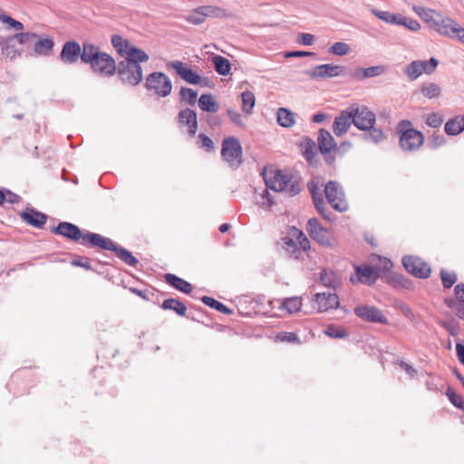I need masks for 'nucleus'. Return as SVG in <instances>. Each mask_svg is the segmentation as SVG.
<instances>
[{
	"label": "nucleus",
	"instance_id": "nucleus-21",
	"mask_svg": "<svg viewBox=\"0 0 464 464\" xmlns=\"http://www.w3.org/2000/svg\"><path fill=\"white\" fill-rule=\"evenodd\" d=\"M314 304L318 312H326L339 306V297L334 293H319L314 296Z\"/></svg>",
	"mask_w": 464,
	"mask_h": 464
},
{
	"label": "nucleus",
	"instance_id": "nucleus-36",
	"mask_svg": "<svg viewBox=\"0 0 464 464\" xmlns=\"http://www.w3.org/2000/svg\"><path fill=\"white\" fill-rule=\"evenodd\" d=\"M199 108L208 112H217L219 109L218 103L215 101L214 97L209 94H202L198 99Z\"/></svg>",
	"mask_w": 464,
	"mask_h": 464
},
{
	"label": "nucleus",
	"instance_id": "nucleus-56",
	"mask_svg": "<svg viewBox=\"0 0 464 464\" xmlns=\"http://www.w3.org/2000/svg\"><path fill=\"white\" fill-rule=\"evenodd\" d=\"M227 116L229 120L236 124L238 127L246 128V123L243 120L242 115L237 111H235L233 109H228L227 111Z\"/></svg>",
	"mask_w": 464,
	"mask_h": 464
},
{
	"label": "nucleus",
	"instance_id": "nucleus-15",
	"mask_svg": "<svg viewBox=\"0 0 464 464\" xmlns=\"http://www.w3.org/2000/svg\"><path fill=\"white\" fill-rule=\"evenodd\" d=\"M92 69L102 76H111L116 71L114 59L106 53L101 54L92 63Z\"/></svg>",
	"mask_w": 464,
	"mask_h": 464
},
{
	"label": "nucleus",
	"instance_id": "nucleus-51",
	"mask_svg": "<svg viewBox=\"0 0 464 464\" xmlns=\"http://www.w3.org/2000/svg\"><path fill=\"white\" fill-rule=\"evenodd\" d=\"M399 25H402L411 32H418L421 27L420 24L417 20L404 16L402 14Z\"/></svg>",
	"mask_w": 464,
	"mask_h": 464
},
{
	"label": "nucleus",
	"instance_id": "nucleus-55",
	"mask_svg": "<svg viewBox=\"0 0 464 464\" xmlns=\"http://www.w3.org/2000/svg\"><path fill=\"white\" fill-rule=\"evenodd\" d=\"M443 122L442 116L438 112H432L427 115L426 124L431 128H439Z\"/></svg>",
	"mask_w": 464,
	"mask_h": 464
},
{
	"label": "nucleus",
	"instance_id": "nucleus-28",
	"mask_svg": "<svg viewBox=\"0 0 464 464\" xmlns=\"http://www.w3.org/2000/svg\"><path fill=\"white\" fill-rule=\"evenodd\" d=\"M268 189L267 187L255 189L254 201L264 210H268L275 205V200Z\"/></svg>",
	"mask_w": 464,
	"mask_h": 464
},
{
	"label": "nucleus",
	"instance_id": "nucleus-32",
	"mask_svg": "<svg viewBox=\"0 0 464 464\" xmlns=\"http://www.w3.org/2000/svg\"><path fill=\"white\" fill-rule=\"evenodd\" d=\"M99 48L90 43H84L82 48L81 47V60L84 63H92L101 54Z\"/></svg>",
	"mask_w": 464,
	"mask_h": 464
},
{
	"label": "nucleus",
	"instance_id": "nucleus-40",
	"mask_svg": "<svg viewBox=\"0 0 464 464\" xmlns=\"http://www.w3.org/2000/svg\"><path fill=\"white\" fill-rule=\"evenodd\" d=\"M241 108L246 115H251L256 105V98L252 92L245 91L241 93Z\"/></svg>",
	"mask_w": 464,
	"mask_h": 464
},
{
	"label": "nucleus",
	"instance_id": "nucleus-11",
	"mask_svg": "<svg viewBox=\"0 0 464 464\" xmlns=\"http://www.w3.org/2000/svg\"><path fill=\"white\" fill-rule=\"evenodd\" d=\"M225 14V10L219 7L204 5L193 10L188 14L186 20L193 24H201L205 22L207 17H223Z\"/></svg>",
	"mask_w": 464,
	"mask_h": 464
},
{
	"label": "nucleus",
	"instance_id": "nucleus-2",
	"mask_svg": "<svg viewBox=\"0 0 464 464\" xmlns=\"http://www.w3.org/2000/svg\"><path fill=\"white\" fill-rule=\"evenodd\" d=\"M16 41L27 47L32 56H47L54 46L53 39L46 34H37L32 32L15 34Z\"/></svg>",
	"mask_w": 464,
	"mask_h": 464
},
{
	"label": "nucleus",
	"instance_id": "nucleus-37",
	"mask_svg": "<svg viewBox=\"0 0 464 464\" xmlns=\"http://www.w3.org/2000/svg\"><path fill=\"white\" fill-rule=\"evenodd\" d=\"M372 14L386 24L397 25L400 24L401 17V14H394L388 11L378 10L375 8L372 9Z\"/></svg>",
	"mask_w": 464,
	"mask_h": 464
},
{
	"label": "nucleus",
	"instance_id": "nucleus-8",
	"mask_svg": "<svg viewBox=\"0 0 464 464\" xmlns=\"http://www.w3.org/2000/svg\"><path fill=\"white\" fill-rule=\"evenodd\" d=\"M438 64L439 61L433 57L428 61L415 60L405 66L404 73L410 81H415L422 73L431 74Z\"/></svg>",
	"mask_w": 464,
	"mask_h": 464
},
{
	"label": "nucleus",
	"instance_id": "nucleus-38",
	"mask_svg": "<svg viewBox=\"0 0 464 464\" xmlns=\"http://www.w3.org/2000/svg\"><path fill=\"white\" fill-rule=\"evenodd\" d=\"M302 307V300L300 297L293 296L285 298L280 304V309L285 311L287 314H294L300 311Z\"/></svg>",
	"mask_w": 464,
	"mask_h": 464
},
{
	"label": "nucleus",
	"instance_id": "nucleus-5",
	"mask_svg": "<svg viewBox=\"0 0 464 464\" xmlns=\"http://www.w3.org/2000/svg\"><path fill=\"white\" fill-rule=\"evenodd\" d=\"M398 130L401 132L400 144L403 150H415L419 149L424 140L422 133L411 128V122L401 121L398 124Z\"/></svg>",
	"mask_w": 464,
	"mask_h": 464
},
{
	"label": "nucleus",
	"instance_id": "nucleus-59",
	"mask_svg": "<svg viewBox=\"0 0 464 464\" xmlns=\"http://www.w3.org/2000/svg\"><path fill=\"white\" fill-rule=\"evenodd\" d=\"M277 340L286 343H296L299 341L298 336L294 333L283 332L277 334Z\"/></svg>",
	"mask_w": 464,
	"mask_h": 464
},
{
	"label": "nucleus",
	"instance_id": "nucleus-46",
	"mask_svg": "<svg viewBox=\"0 0 464 464\" xmlns=\"http://www.w3.org/2000/svg\"><path fill=\"white\" fill-rule=\"evenodd\" d=\"M118 258L130 266H136L139 260L127 249L118 246Z\"/></svg>",
	"mask_w": 464,
	"mask_h": 464
},
{
	"label": "nucleus",
	"instance_id": "nucleus-10",
	"mask_svg": "<svg viewBox=\"0 0 464 464\" xmlns=\"http://www.w3.org/2000/svg\"><path fill=\"white\" fill-rule=\"evenodd\" d=\"M325 197L329 204L336 210L343 212L347 210L348 203L345 200L342 187L335 181H329L324 188Z\"/></svg>",
	"mask_w": 464,
	"mask_h": 464
},
{
	"label": "nucleus",
	"instance_id": "nucleus-49",
	"mask_svg": "<svg viewBox=\"0 0 464 464\" xmlns=\"http://www.w3.org/2000/svg\"><path fill=\"white\" fill-rule=\"evenodd\" d=\"M324 333L331 338H344L347 333L343 327L330 324L326 327Z\"/></svg>",
	"mask_w": 464,
	"mask_h": 464
},
{
	"label": "nucleus",
	"instance_id": "nucleus-44",
	"mask_svg": "<svg viewBox=\"0 0 464 464\" xmlns=\"http://www.w3.org/2000/svg\"><path fill=\"white\" fill-rule=\"evenodd\" d=\"M420 92L428 99L438 98L441 93V88L434 82H428L422 84Z\"/></svg>",
	"mask_w": 464,
	"mask_h": 464
},
{
	"label": "nucleus",
	"instance_id": "nucleus-43",
	"mask_svg": "<svg viewBox=\"0 0 464 464\" xmlns=\"http://www.w3.org/2000/svg\"><path fill=\"white\" fill-rule=\"evenodd\" d=\"M212 60L215 70L218 73L226 76L230 72L231 66L229 61L227 58L220 55H216Z\"/></svg>",
	"mask_w": 464,
	"mask_h": 464
},
{
	"label": "nucleus",
	"instance_id": "nucleus-31",
	"mask_svg": "<svg viewBox=\"0 0 464 464\" xmlns=\"http://www.w3.org/2000/svg\"><path fill=\"white\" fill-rule=\"evenodd\" d=\"M319 150L323 154L329 153L336 144L331 133L325 130H321L318 136Z\"/></svg>",
	"mask_w": 464,
	"mask_h": 464
},
{
	"label": "nucleus",
	"instance_id": "nucleus-64",
	"mask_svg": "<svg viewBox=\"0 0 464 464\" xmlns=\"http://www.w3.org/2000/svg\"><path fill=\"white\" fill-rule=\"evenodd\" d=\"M455 294L457 299L460 303H464V284H459L455 286Z\"/></svg>",
	"mask_w": 464,
	"mask_h": 464
},
{
	"label": "nucleus",
	"instance_id": "nucleus-50",
	"mask_svg": "<svg viewBox=\"0 0 464 464\" xmlns=\"http://www.w3.org/2000/svg\"><path fill=\"white\" fill-rule=\"evenodd\" d=\"M198 146L208 152L213 151L215 150V144L213 140L208 137L207 135L200 133L198 136Z\"/></svg>",
	"mask_w": 464,
	"mask_h": 464
},
{
	"label": "nucleus",
	"instance_id": "nucleus-41",
	"mask_svg": "<svg viewBox=\"0 0 464 464\" xmlns=\"http://www.w3.org/2000/svg\"><path fill=\"white\" fill-rule=\"evenodd\" d=\"M365 131L366 132L362 135V137L363 140L368 142L378 144L386 139L384 132L379 128H374V126H372L371 129H367Z\"/></svg>",
	"mask_w": 464,
	"mask_h": 464
},
{
	"label": "nucleus",
	"instance_id": "nucleus-58",
	"mask_svg": "<svg viewBox=\"0 0 464 464\" xmlns=\"http://www.w3.org/2000/svg\"><path fill=\"white\" fill-rule=\"evenodd\" d=\"M445 142H446V140L442 134L434 133L429 141V146L432 149H437V148L444 145Z\"/></svg>",
	"mask_w": 464,
	"mask_h": 464
},
{
	"label": "nucleus",
	"instance_id": "nucleus-23",
	"mask_svg": "<svg viewBox=\"0 0 464 464\" xmlns=\"http://www.w3.org/2000/svg\"><path fill=\"white\" fill-rule=\"evenodd\" d=\"M178 121L180 126H187L190 136H195L198 130L197 113L191 109H184L179 112Z\"/></svg>",
	"mask_w": 464,
	"mask_h": 464
},
{
	"label": "nucleus",
	"instance_id": "nucleus-42",
	"mask_svg": "<svg viewBox=\"0 0 464 464\" xmlns=\"http://www.w3.org/2000/svg\"><path fill=\"white\" fill-rule=\"evenodd\" d=\"M320 281L324 285L332 288H336L340 285L338 276L334 271L327 269L321 272Z\"/></svg>",
	"mask_w": 464,
	"mask_h": 464
},
{
	"label": "nucleus",
	"instance_id": "nucleus-18",
	"mask_svg": "<svg viewBox=\"0 0 464 464\" xmlns=\"http://www.w3.org/2000/svg\"><path fill=\"white\" fill-rule=\"evenodd\" d=\"M52 232L55 235H61L66 238L73 240L81 244L83 233L74 224L69 222H60L57 227L52 228Z\"/></svg>",
	"mask_w": 464,
	"mask_h": 464
},
{
	"label": "nucleus",
	"instance_id": "nucleus-45",
	"mask_svg": "<svg viewBox=\"0 0 464 464\" xmlns=\"http://www.w3.org/2000/svg\"><path fill=\"white\" fill-rule=\"evenodd\" d=\"M201 301L208 306L222 313L225 314H232V310L224 305L222 303L217 301L216 299L209 296H203Z\"/></svg>",
	"mask_w": 464,
	"mask_h": 464
},
{
	"label": "nucleus",
	"instance_id": "nucleus-13",
	"mask_svg": "<svg viewBox=\"0 0 464 464\" xmlns=\"http://www.w3.org/2000/svg\"><path fill=\"white\" fill-rule=\"evenodd\" d=\"M344 72L343 66L325 63L314 66L306 74L312 79H325L341 76Z\"/></svg>",
	"mask_w": 464,
	"mask_h": 464
},
{
	"label": "nucleus",
	"instance_id": "nucleus-9",
	"mask_svg": "<svg viewBox=\"0 0 464 464\" xmlns=\"http://www.w3.org/2000/svg\"><path fill=\"white\" fill-rule=\"evenodd\" d=\"M353 124L362 130H366L374 126L376 121L375 114L365 106H351Z\"/></svg>",
	"mask_w": 464,
	"mask_h": 464
},
{
	"label": "nucleus",
	"instance_id": "nucleus-53",
	"mask_svg": "<svg viewBox=\"0 0 464 464\" xmlns=\"http://www.w3.org/2000/svg\"><path fill=\"white\" fill-rule=\"evenodd\" d=\"M440 277L445 288H450L457 281V275L454 272H448L443 269L440 271Z\"/></svg>",
	"mask_w": 464,
	"mask_h": 464
},
{
	"label": "nucleus",
	"instance_id": "nucleus-25",
	"mask_svg": "<svg viewBox=\"0 0 464 464\" xmlns=\"http://www.w3.org/2000/svg\"><path fill=\"white\" fill-rule=\"evenodd\" d=\"M352 123V114L350 108H348V110L342 111L340 115L334 119L333 126L334 134L339 137L343 136L347 132Z\"/></svg>",
	"mask_w": 464,
	"mask_h": 464
},
{
	"label": "nucleus",
	"instance_id": "nucleus-12",
	"mask_svg": "<svg viewBox=\"0 0 464 464\" xmlns=\"http://www.w3.org/2000/svg\"><path fill=\"white\" fill-rule=\"evenodd\" d=\"M402 265L410 274L419 278H427L431 272L429 265L419 257L404 256L402 258Z\"/></svg>",
	"mask_w": 464,
	"mask_h": 464
},
{
	"label": "nucleus",
	"instance_id": "nucleus-34",
	"mask_svg": "<svg viewBox=\"0 0 464 464\" xmlns=\"http://www.w3.org/2000/svg\"><path fill=\"white\" fill-rule=\"evenodd\" d=\"M277 123L285 128H291L295 125V114L286 108H279L276 112Z\"/></svg>",
	"mask_w": 464,
	"mask_h": 464
},
{
	"label": "nucleus",
	"instance_id": "nucleus-4",
	"mask_svg": "<svg viewBox=\"0 0 464 464\" xmlns=\"http://www.w3.org/2000/svg\"><path fill=\"white\" fill-rule=\"evenodd\" d=\"M145 88L153 95L165 98L172 92V82L164 72H154L147 76Z\"/></svg>",
	"mask_w": 464,
	"mask_h": 464
},
{
	"label": "nucleus",
	"instance_id": "nucleus-54",
	"mask_svg": "<svg viewBox=\"0 0 464 464\" xmlns=\"http://www.w3.org/2000/svg\"><path fill=\"white\" fill-rule=\"evenodd\" d=\"M310 192L313 197L314 204L317 211L321 214H324V203L323 198L320 194L316 192V188L314 187H309Z\"/></svg>",
	"mask_w": 464,
	"mask_h": 464
},
{
	"label": "nucleus",
	"instance_id": "nucleus-62",
	"mask_svg": "<svg viewBox=\"0 0 464 464\" xmlns=\"http://www.w3.org/2000/svg\"><path fill=\"white\" fill-rule=\"evenodd\" d=\"M314 53L311 52H305V51H293V52H287L285 54V58H291V57H306V56H314Z\"/></svg>",
	"mask_w": 464,
	"mask_h": 464
},
{
	"label": "nucleus",
	"instance_id": "nucleus-14",
	"mask_svg": "<svg viewBox=\"0 0 464 464\" xmlns=\"http://www.w3.org/2000/svg\"><path fill=\"white\" fill-rule=\"evenodd\" d=\"M81 245L116 252V244L112 240L108 237H104L100 234L88 231L83 233Z\"/></svg>",
	"mask_w": 464,
	"mask_h": 464
},
{
	"label": "nucleus",
	"instance_id": "nucleus-47",
	"mask_svg": "<svg viewBox=\"0 0 464 464\" xmlns=\"http://www.w3.org/2000/svg\"><path fill=\"white\" fill-rule=\"evenodd\" d=\"M179 95L181 100L189 105H194L197 102L198 92L191 88L182 87Z\"/></svg>",
	"mask_w": 464,
	"mask_h": 464
},
{
	"label": "nucleus",
	"instance_id": "nucleus-61",
	"mask_svg": "<svg viewBox=\"0 0 464 464\" xmlns=\"http://www.w3.org/2000/svg\"><path fill=\"white\" fill-rule=\"evenodd\" d=\"M72 264L75 266H81L87 270L91 269V262L87 257H79L77 259H73Z\"/></svg>",
	"mask_w": 464,
	"mask_h": 464
},
{
	"label": "nucleus",
	"instance_id": "nucleus-48",
	"mask_svg": "<svg viewBox=\"0 0 464 464\" xmlns=\"http://www.w3.org/2000/svg\"><path fill=\"white\" fill-rule=\"evenodd\" d=\"M350 52V47L347 44L343 42H336L330 46L328 53L331 54L343 56Z\"/></svg>",
	"mask_w": 464,
	"mask_h": 464
},
{
	"label": "nucleus",
	"instance_id": "nucleus-52",
	"mask_svg": "<svg viewBox=\"0 0 464 464\" xmlns=\"http://www.w3.org/2000/svg\"><path fill=\"white\" fill-rule=\"evenodd\" d=\"M0 22L8 24L15 31H22L24 28V24L21 22L14 19L13 17L5 14H0Z\"/></svg>",
	"mask_w": 464,
	"mask_h": 464
},
{
	"label": "nucleus",
	"instance_id": "nucleus-1",
	"mask_svg": "<svg viewBox=\"0 0 464 464\" xmlns=\"http://www.w3.org/2000/svg\"><path fill=\"white\" fill-rule=\"evenodd\" d=\"M118 55L124 58L118 63V75L122 83L130 86L138 85L142 80L140 63L147 62L149 55L121 36H118Z\"/></svg>",
	"mask_w": 464,
	"mask_h": 464
},
{
	"label": "nucleus",
	"instance_id": "nucleus-6",
	"mask_svg": "<svg viewBox=\"0 0 464 464\" xmlns=\"http://www.w3.org/2000/svg\"><path fill=\"white\" fill-rule=\"evenodd\" d=\"M242 146L236 137L225 138L222 141L221 156L230 167L237 168L242 163Z\"/></svg>",
	"mask_w": 464,
	"mask_h": 464
},
{
	"label": "nucleus",
	"instance_id": "nucleus-63",
	"mask_svg": "<svg viewBox=\"0 0 464 464\" xmlns=\"http://www.w3.org/2000/svg\"><path fill=\"white\" fill-rule=\"evenodd\" d=\"M4 192L5 195V201H7L11 204L17 203L19 201L20 197L17 194L14 193L8 189L5 190Z\"/></svg>",
	"mask_w": 464,
	"mask_h": 464
},
{
	"label": "nucleus",
	"instance_id": "nucleus-24",
	"mask_svg": "<svg viewBox=\"0 0 464 464\" xmlns=\"http://www.w3.org/2000/svg\"><path fill=\"white\" fill-rule=\"evenodd\" d=\"M412 10L432 29L436 27V24L442 15L433 9L426 8L420 5H413Z\"/></svg>",
	"mask_w": 464,
	"mask_h": 464
},
{
	"label": "nucleus",
	"instance_id": "nucleus-17",
	"mask_svg": "<svg viewBox=\"0 0 464 464\" xmlns=\"http://www.w3.org/2000/svg\"><path fill=\"white\" fill-rule=\"evenodd\" d=\"M306 229L312 238L322 246H331L330 233L324 228L316 218H310L307 222Z\"/></svg>",
	"mask_w": 464,
	"mask_h": 464
},
{
	"label": "nucleus",
	"instance_id": "nucleus-27",
	"mask_svg": "<svg viewBox=\"0 0 464 464\" xmlns=\"http://www.w3.org/2000/svg\"><path fill=\"white\" fill-rule=\"evenodd\" d=\"M295 234L297 235L296 241L292 238H286L285 241V250L288 252L295 253L301 250H306L310 246V242L306 236L301 232L296 230Z\"/></svg>",
	"mask_w": 464,
	"mask_h": 464
},
{
	"label": "nucleus",
	"instance_id": "nucleus-30",
	"mask_svg": "<svg viewBox=\"0 0 464 464\" xmlns=\"http://www.w3.org/2000/svg\"><path fill=\"white\" fill-rule=\"evenodd\" d=\"M164 279L167 284H169L175 289H177L184 294H189L193 289L191 284H189L188 282L185 281L184 279L177 276L176 275L166 274L164 276Z\"/></svg>",
	"mask_w": 464,
	"mask_h": 464
},
{
	"label": "nucleus",
	"instance_id": "nucleus-16",
	"mask_svg": "<svg viewBox=\"0 0 464 464\" xmlns=\"http://www.w3.org/2000/svg\"><path fill=\"white\" fill-rule=\"evenodd\" d=\"M166 66L174 69L179 76L188 83L198 84L201 81L200 75L181 61L169 62Z\"/></svg>",
	"mask_w": 464,
	"mask_h": 464
},
{
	"label": "nucleus",
	"instance_id": "nucleus-26",
	"mask_svg": "<svg viewBox=\"0 0 464 464\" xmlns=\"http://www.w3.org/2000/svg\"><path fill=\"white\" fill-rule=\"evenodd\" d=\"M21 217L24 221L27 224L37 227L42 228L45 225L47 221V216L42 212H39L34 208H28L25 211L22 212Z\"/></svg>",
	"mask_w": 464,
	"mask_h": 464
},
{
	"label": "nucleus",
	"instance_id": "nucleus-33",
	"mask_svg": "<svg viewBox=\"0 0 464 464\" xmlns=\"http://www.w3.org/2000/svg\"><path fill=\"white\" fill-rule=\"evenodd\" d=\"M445 132L450 136H455L464 130V116H456L445 123Z\"/></svg>",
	"mask_w": 464,
	"mask_h": 464
},
{
	"label": "nucleus",
	"instance_id": "nucleus-19",
	"mask_svg": "<svg viewBox=\"0 0 464 464\" xmlns=\"http://www.w3.org/2000/svg\"><path fill=\"white\" fill-rule=\"evenodd\" d=\"M355 272L356 275L354 276H351V281L353 284L362 283L365 285H372L379 277L377 270L374 267L366 265L356 266Z\"/></svg>",
	"mask_w": 464,
	"mask_h": 464
},
{
	"label": "nucleus",
	"instance_id": "nucleus-60",
	"mask_svg": "<svg viewBox=\"0 0 464 464\" xmlns=\"http://www.w3.org/2000/svg\"><path fill=\"white\" fill-rule=\"evenodd\" d=\"M297 41H298L299 44H301L303 45L309 46V45H312L314 43L315 37H314V35H313L311 34L302 33V34H298Z\"/></svg>",
	"mask_w": 464,
	"mask_h": 464
},
{
	"label": "nucleus",
	"instance_id": "nucleus-7",
	"mask_svg": "<svg viewBox=\"0 0 464 464\" xmlns=\"http://www.w3.org/2000/svg\"><path fill=\"white\" fill-rule=\"evenodd\" d=\"M434 30L440 35L464 44V27L449 16L441 15Z\"/></svg>",
	"mask_w": 464,
	"mask_h": 464
},
{
	"label": "nucleus",
	"instance_id": "nucleus-57",
	"mask_svg": "<svg viewBox=\"0 0 464 464\" xmlns=\"http://www.w3.org/2000/svg\"><path fill=\"white\" fill-rule=\"evenodd\" d=\"M449 400L450 401V402L456 406L457 408H463L464 406V401L462 400V398L460 396H459L453 390H451L450 388H449L447 390V392H446Z\"/></svg>",
	"mask_w": 464,
	"mask_h": 464
},
{
	"label": "nucleus",
	"instance_id": "nucleus-22",
	"mask_svg": "<svg viewBox=\"0 0 464 464\" xmlns=\"http://www.w3.org/2000/svg\"><path fill=\"white\" fill-rule=\"evenodd\" d=\"M81 58V45L77 42H66L60 53V59L67 64L75 63Z\"/></svg>",
	"mask_w": 464,
	"mask_h": 464
},
{
	"label": "nucleus",
	"instance_id": "nucleus-39",
	"mask_svg": "<svg viewBox=\"0 0 464 464\" xmlns=\"http://www.w3.org/2000/svg\"><path fill=\"white\" fill-rule=\"evenodd\" d=\"M161 307L164 310H172L177 314L184 316L187 312L186 305L175 298H169L162 302Z\"/></svg>",
	"mask_w": 464,
	"mask_h": 464
},
{
	"label": "nucleus",
	"instance_id": "nucleus-20",
	"mask_svg": "<svg viewBox=\"0 0 464 464\" xmlns=\"http://www.w3.org/2000/svg\"><path fill=\"white\" fill-rule=\"evenodd\" d=\"M355 314L368 322L387 324V318L382 311L374 306L360 305L354 309Z\"/></svg>",
	"mask_w": 464,
	"mask_h": 464
},
{
	"label": "nucleus",
	"instance_id": "nucleus-35",
	"mask_svg": "<svg viewBox=\"0 0 464 464\" xmlns=\"http://www.w3.org/2000/svg\"><path fill=\"white\" fill-rule=\"evenodd\" d=\"M386 68L382 65L371 66L365 69L358 68L354 72V77L357 79L372 78L383 74Z\"/></svg>",
	"mask_w": 464,
	"mask_h": 464
},
{
	"label": "nucleus",
	"instance_id": "nucleus-29",
	"mask_svg": "<svg viewBox=\"0 0 464 464\" xmlns=\"http://www.w3.org/2000/svg\"><path fill=\"white\" fill-rule=\"evenodd\" d=\"M15 34L8 37H0L2 53L11 59H15L21 55V52L15 46Z\"/></svg>",
	"mask_w": 464,
	"mask_h": 464
},
{
	"label": "nucleus",
	"instance_id": "nucleus-3",
	"mask_svg": "<svg viewBox=\"0 0 464 464\" xmlns=\"http://www.w3.org/2000/svg\"><path fill=\"white\" fill-rule=\"evenodd\" d=\"M266 186L276 192H283L289 197L295 196L301 191L297 179L288 175L284 170H276L264 177Z\"/></svg>",
	"mask_w": 464,
	"mask_h": 464
}]
</instances>
